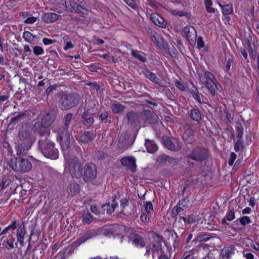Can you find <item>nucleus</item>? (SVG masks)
I'll use <instances>...</instances> for the list:
<instances>
[{
    "mask_svg": "<svg viewBox=\"0 0 259 259\" xmlns=\"http://www.w3.org/2000/svg\"><path fill=\"white\" fill-rule=\"evenodd\" d=\"M58 105L62 110H68L75 107L79 103V96L75 93L62 92L58 95Z\"/></svg>",
    "mask_w": 259,
    "mask_h": 259,
    "instance_id": "obj_1",
    "label": "nucleus"
},
{
    "mask_svg": "<svg viewBox=\"0 0 259 259\" xmlns=\"http://www.w3.org/2000/svg\"><path fill=\"white\" fill-rule=\"evenodd\" d=\"M38 148L41 153L47 158L57 159L59 157V151L55 144L48 138L39 140Z\"/></svg>",
    "mask_w": 259,
    "mask_h": 259,
    "instance_id": "obj_2",
    "label": "nucleus"
},
{
    "mask_svg": "<svg viewBox=\"0 0 259 259\" xmlns=\"http://www.w3.org/2000/svg\"><path fill=\"white\" fill-rule=\"evenodd\" d=\"M8 165L14 171L20 173L27 172L32 168V163L28 159L19 157L11 158Z\"/></svg>",
    "mask_w": 259,
    "mask_h": 259,
    "instance_id": "obj_3",
    "label": "nucleus"
},
{
    "mask_svg": "<svg viewBox=\"0 0 259 259\" xmlns=\"http://www.w3.org/2000/svg\"><path fill=\"white\" fill-rule=\"evenodd\" d=\"M57 139L59 141L60 144L63 150H67L70 145V134L68 132V128L63 126L59 128L57 131Z\"/></svg>",
    "mask_w": 259,
    "mask_h": 259,
    "instance_id": "obj_4",
    "label": "nucleus"
},
{
    "mask_svg": "<svg viewBox=\"0 0 259 259\" xmlns=\"http://www.w3.org/2000/svg\"><path fill=\"white\" fill-rule=\"evenodd\" d=\"M162 239L161 237L157 234L155 237L154 241L146 246L145 255L149 256L151 254L152 258H154L155 254H159V251L162 249Z\"/></svg>",
    "mask_w": 259,
    "mask_h": 259,
    "instance_id": "obj_5",
    "label": "nucleus"
},
{
    "mask_svg": "<svg viewBox=\"0 0 259 259\" xmlns=\"http://www.w3.org/2000/svg\"><path fill=\"white\" fill-rule=\"evenodd\" d=\"M209 155V152L207 149L196 147L192 150L188 157L197 161H202L207 159Z\"/></svg>",
    "mask_w": 259,
    "mask_h": 259,
    "instance_id": "obj_6",
    "label": "nucleus"
},
{
    "mask_svg": "<svg viewBox=\"0 0 259 259\" xmlns=\"http://www.w3.org/2000/svg\"><path fill=\"white\" fill-rule=\"evenodd\" d=\"M69 170L72 177L80 178L82 175V168L78 158L73 157L69 164Z\"/></svg>",
    "mask_w": 259,
    "mask_h": 259,
    "instance_id": "obj_7",
    "label": "nucleus"
},
{
    "mask_svg": "<svg viewBox=\"0 0 259 259\" xmlns=\"http://www.w3.org/2000/svg\"><path fill=\"white\" fill-rule=\"evenodd\" d=\"M82 176L83 181L85 182L94 180L97 176L96 165L92 162L87 163L84 166Z\"/></svg>",
    "mask_w": 259,
    "mask_h": 259,
    "instance_id": "obj_8",
    "label": "nucleus"
},
{
    "mask_svg": "<svg viewBox=\"0 0 259 259\" xmlns=\"http://www.w3.org/2000/svg\"><path fill=\"white\" fill-rule=\"evenodd\" d=\"M18 138L22 141L33 143L34 138L32 130L27 126H22L18 132Z\"/></svg>",
    "mask_w": 259,
    "mask_h": 259,
    "instance_id": "obj_9",
    "label": "nucleus"
},
{
    "mask_svg": "<svg viewBox=\"0 0 259 259\" xmlns=\"http://www.w3.org/2000/svg\"><path fill=\"white\" fill-rule=\"evenodd\" d=\"M179 159L171 157L165 154L159 156L156 159L157 163L161 165L175 166L178 164Z\"/></svg>",
    "mask_w": 259,
    "mask_h": 259,
    "instance_id": "obj_10",
    "label": "nucleus"
},
{
    "mask_svg": "<svg viewBox=\"0 0 259 259\" xmlns=\"http://www.w3.org/2000/svg\"><path fill=\"white\" fill-rule=\"evenodd\" d=\"M121 164L125 166L132 172L136 171V159L133 157H124L120 160Z\"/></svg>",
    "mask_w": 259,
    "mask_h": 259,
    "instance_id": "obj_11",
    "label": "nucleus"
},
{
    "mask_svg": "<svg viewBox=\"0 0 259 259\" xmlns=\"http://www.w3.org/2000/svg\"><path fill=\"white\" fill-rule=\"evenodd\" d=\"M133 143L130 137L126 133H122L119 137L118 146L120 149H126Z\"/></svg>",
    "mask_w": 259,
    "mask_h": 259,
    "instance_id": "obj_12",
    "label": "nucleus"
},
{
    "mask_svg": "<svg viewBox=\"0 0 259 259\" xmlns=\"http://www.w3.org/2000/svg\"><path fill=\"white\" fill-rule=\"evenodd\" d=\"M184 33L190 44L194 42L197 38V33L195 29L192 26H187L184 27Z\"/></svg>",
    "mask_w": 259,
    "mask_h": 259,
    "instance_id": "obj_13",
    "label": "nucleus"
},
{
    "mask_svg": "<svg viewBox=\"0 0 259 259\" xmlns=\"http://www.w3.org/2000/svg\"><path fill=\"white\" fill-rule=\"evenodd\" d=\"M129 240L136 246L144 247L145 246V242L143 237L135 233H131L129 234Z\"/></svg>",
    "mask_w": 259,
    "mask_h": 259,
    "instance_id": "obj_14",
    "label": "nucleus"
},
{
    "mask_svg": "<svg viewBox=\"0 0 259 259\" xmlns=\"http://www.w3.org/2000/svg\"><path fill=\"white\" fill-rule=\"evenodd\" d=\"M32 143L22 142L18 143L16 146L15 149L17 155H25L30 149Z\"/></svg>",
    "mask_w": 259,
    "mask_h": 259,
    "instance_id": "obj_15",
    "label": "nucleus"
},
{
    "mask_svg": "<svg viewBox=\"0 0 259 259\" xmlns=\"http://www.w3.org/2000/svg\"><path fill=\"white\" fill-rule=\"evenodd\" d=\"M162 141L165 146L169 150L178 151L181 149L180 143L176 140L172 142L169 138L165 137L162 139Z\"/></svg>",
    "mask_w": 259,
    "mask_h": 259,
    "instance_id": "obj_16",
    "label": "nucleus"
},
{
    "mask_svg": "<svg viewBox=\"0 0 259 259\" xmlns=\"http://www.w3.org/2000/svg\"><path fill=\"white\" fill-rule=\"evenodd\" d=\"M100 234L99 229H92L88 230L85 234L78 239L79 241V244L84 242L87 240L97 236Z\"/></svg>",
    "mask_w": 259,
    "mask_h": 259,
    "instance_id": "obj_17",
    "label": "nucleus"
},
{
    "mask_svg": "<svg viewBox=\"0 0 259 259\" xmlns=\"http://www.w3.org/2000/svg\"><path fill=\"white\" fill-rule=\"evenodd\" d=\"M26 231L25 229V225L22 224L20 226L16 231V238L17 241L20 243L21 246L24 245V237L26 234Z\"/></svg>",
    "mask_w": 259,
    "mask_h": 259,
    "instance_id": "obj_18",
    "label": "nucleus"
},
{
    "mask_svg": "<svg viewBox=\"0 0 259 259\" xmlns=\"http://www.w3.org/2000/svg\"><path fill=\"white\" fill-rule=\"evenodd\" d=\"M142 73L145 75L146 77L148 78L152 82L158 84H161L162 80L158 77L154 73L151 72L147 68H144L142 70Z\"/></svg>",
    "mask_w": 259,
    "mask_h": 259,
    "instance_id": "obj_19",
    "label": "nucleus"
},
{
    "mask_svg": "<svg viewBox=\"0 0 259 259\" xmlns=\"http://www.w3.org/2000/svg\"><path fill=\"white\" fill-rule=\"evenodd\" d=\"M48 126H45L44 124L38 121L35 122L34 125V131L40 136H44L45 134L48 135Z\"/></svg>",
    "mask_w": 259,
    "mask_h": 259,
    "instance_id": "obj_20",
    "label": "nucleus"
},
{
    "mask_svg": "<svg viewBox=\"0 0 259 259\" xmlns=\"http://www.w3.org/2000/svg\"><path fill=\"white\" fill-rule=\"evenodd\" d=\"M151 19L154 24L159 27L165 28L166 26V24L163 19L157 14H152L151 15Z\"/></svg>",
    "mask_w": 259,
    "mask_h": 259,
    "instance_id": "obj_21",
    "label": "nucleus"
},
{
    "mask_svg": "<svg viewBox=\"0 0 259 259\" xmlns=\"http://www.w3.org/2000/svg\"><path fill=\"white\" fill-rule=\"evenodd\" d=\"M95 135L91 132H85L79 138L80 142L87 144L91 142L95 138Z\"/></svg>",
    "mask_w": 259,
    "mask_h": 259,
    "instance_id": "obj_22",
    "label": "nucleus"
},
{
    "mask_svg": "<svg viewBox=\"0 0 259 259\" xmlns=\"http://www.w3.org/2000/svg\"><path fill=\"white\" fill-rule=\"evenodd\" d=\"M55 116L52 113H46L43 116L40 122L42 123L45 126H49L52 122L55 120Z\"/></svg>",
    "mask_w": 259,
    "mask_h": 259,
    "instance_id": "obj_23",
    "label": "nucleus"
},
{
    "mask_svg": "<svg viewBox=\"0 0 259 259\" xmlns=\"http://www.w3.org/2000/svg\"><path fill=\"white\" fill-rule=\"evenodd\" d=\"M59 18V15L54 13H45L42 16V20L44 22L46 23H52Z\"/></svg>",
    "mask_w": 259,
    "mask_h": 259,
    "instance_id": "obj_24",
    "label": "nucleus"
},
{
    "mask_svg": "<svg viewBox=\"0 0 259 259\" xmlns=\"http://www.w3.org/2000/svg\"><path fill=\"white\" fill-rule=\"evenodd\" d=\"M145 145L148 152L150 153H154L158 149V147L154 141L146 140Z\"/></svg>",
    "mask_w": 259,
    "mask_h": 259,
    "instance_id": "obj_25",
    "label": "nucleus"
},
{
    "mask_svg": "<svg viewBox=\"0 0 259 259\" xmlns=\"http://www.w3.org/2000/svg\"><path fill=\"white\" fill-rule=\"evenodd\" d=\"M69 11L71 12H75L79 14H82L83 15L88 14V10L85 8H83L82 6L77 4H73V6H72L69 8Z\"/></svg>",
    "mask_w": 259,
    "mask_h": 259,
    "instance_id": "obj_26",
    "label": "nucleus"
},
{
    "mask_svg": "<svg viewBox=\"0 0 259 259\" xmlns=\"http://www.w3.org/2000/svg\"><path fill=\"white\" fill-rule=\"evenodd\" d=\"M81 118L83 120L82 121L83 124L88 127L91 126L94 122V118L84 112L81 114Z\"/></svg>",
    "mask_w": 259,
    "mask_h": 259,
    "instance_id": "obj_27",
    "label": "nucleus"
},
{
    "mask_svg": "<svg viewBox=\"0 0 259 259\" xmlns=\"http://www.w3.org/2000/svg\"><path fill=\"white\" fill-rule=\"evenodd\" d=\"M189 115L191 118L195 121L199 122L201 120V113L198 108L191 109Z\"/></svg>",
    "mask_w": 259,
    "mask_h": 259,
    "instance_id": "obj_28",
    "label": "nucleus"
},
{
    "mask_svg": "<svg viewBox=\"0 0 259 259\" xmlns=\"http://www.w3.org/2000/svg\"><path fill=\"white\" fill-rule=\"evenodd\" d=\"M125 108V106L116 102L112 103L111 105V109L112 112L116 114L122 113Z\"/></svg>",
    "mask_w": 259,
    "mask_h": 259,
    "instance_id": "obj_29",
    "label": "nucleus"
},
{
    "mask_svg": "<svg viewBox=\"0 0 259 259\" xmlns=\"http://www.w3.org/2000/svg\"><path fill=\"white\" fill-rule=\"evenodd\" d=\"M80 186L78 184H70L67 187V192L71 196L75 195L79 193Z\"/></svg>",
    "mask_w": 259,
    "mask_h": 259,
    "instance_id": "obj_30",
    "label": "nucleus"
},
{
    "mask_svg": "<svg viewBox=\"0 0 259 259\" xmlns=\"http://www.w3.org/2000/svg\"><path fill=\"white\" fill-rule=\"evenodd\" d=\"M131 54L141 62L145 63L147 61V59L145 57V54L142 52L138 50H132Z\"/></svg>",
    "mask_w": 259,
    "mask_h": 259,
    "instance_id": "obj_31",
    "label": "nucleus"
},
{
    "mask_svg": "<svg viewBox=\"0 0 259 259\" xmlns=\"http://www.w3.org/2000/svg\"><path fill=\"white\" fill-rule=\"evenodd\" d=\"M62 3H57L55 7L51 8V9L52 11H56L59 13H61L63 10H66L67 9V6H66V1H62Z\"/></svg>",
    "mask_w": 259,
    "mask_h": 259,
    "instance_id": "obj_32",
    "label": "nucleus"
},
{
    "mask_svg": "<svg viewBox=\"0 0 259 259\" xmlns=\"http://www.w3.org/2000/svg\"><path fill=\"white\" fill-rule=\"evenodd\" d=\"M95 219L92 215L89 212L88 210L84 211L82 215V221L83 223L90 225Z\"/></svg>",
    "mask_w": 259,
    "mask_h": 259,
    "instance_id": "obj_33",
    "label": "nucleus"
},
{
    "mask_svg": "<svg viewBox=\"0 0 259 259\" xmlns=\"http://www.w3.org/2000/svg\"><path fill=\"white\" fill-rule=\"evenodd\" d=\"M211 238V236L207 233H200L193 240L195 242H206Z\"/></svg>",
    "mask_w": 259,
    "mask_h": 259,
    "instance_id": "obj_34",
    "label": "nucleus"
},
{
    "mask_svg": "<svg viewBox=\"0 0 259 259\" xmlns=\"http://www.w3.org/2000/svg\"><path fill=\"white\" fill-rule=\"evenodd\" d=\"M26 115L24 113H19L15 117H12L10 121V124H16L20 122H21L22 120L26 118Z\"/></svg>",
    "mask_w": 259,
    "mask_h": 259,
    "instance_id": "obj_35",
    "label": "nucleus"
},
{
    "mask_svg": "<svg viewBox=\"0 0 259 259\" xmlns=\"http://www.w3.org/2000/svg\"><path fill=\"white\" fill-rule=\"evenodd\" d=\"M118 203L115 201V198H114L112 201V203L110 205V204L108 203L107 204H105L102 205V207L104 208L106 206H107V214H110L112 212H113L115 208L117 206Z\"/></svg>",
    "mask_w": 259,
    "mask_h": 259,
    "instance_id": "obj_36",
    "label": "nucleus"
},
{
    "mask_svg": "<svg viewBox=\"0 0 259 259\" xmlns=\"http://www.w3.org/2000/svg\"><path fill=\"white\" fill-rule=\"evenodd\" d=\"M11 237L10 239H8L7 238L4 239L3 241V244L5 245V247L8 249H12L15 248L14 242L15 241V239L12 235H11Z\"/></svg>",
    "mask_w": 259,
    "mask_h": 259,
    "instance_id": "obj_37",
    "label": "nucleus"
},
{
    "mask_svg": "<svg viewBox=\"0 0 259 259\" xmlns=\"http://www.w3.org/2000/svg\"><path fill=\"white\" fill-rule=\"evenodd\" d=\"M235 129L236 131V137L241 139L243 135V127L240 122L236 123Z\"/></svg>",
    "mask_w": 259,
    "mask_h": 259,
    "instance_id": "obj_38",
    "label": "nucleus"
},
{
    "mask_svg": "<svg viewBox=\"0 0 259 259\" xmlns=\"http://www.w3.org/2000/svg\"><path fill=\"white\" fill-rule=\"evenodd\" d=\"M10 97V92L6 91L3 94H0V105H6L9 102Z\"/></svg>",
    "mask_w": 259,
    "mask_h": 259,
    "instance_id": "obj_39",
    "label": "nucleus"
},
{
    "mask_svg": "<svg viewBox=\"0 0 259 259\" xmlns=\"http://www.w3.org/2000/svg\"><path fill=\"white\" fill-rule=\"evenodd\" d=\"M234 222L237 225L238 224V222H239L242 226H245L247 224L251 223V221L249 217L244 215L240 218L237 219Z\"/></svg>",
    "mask_w": 259,
    "mask_h": 259,
    "instance_id": "obj_40",
    "label": "nucleus"
},
{
    "mask_svg": "<svg viewBox=\"0 0 259 259\" xmlns=\"http://www.w3.org/2000/svg\"><path fill=\"white\" fill-rule=\"evenodd\" d=\"M17 221L15 219L13 220L11 224L6 227L1 233L0 235H5L9 230H14L16 228Z\"/></svg>",
    "mask_w": 259,
    "mask_h": 259,
    "instance_id": "obj_41",
    "label": "nucleus"
},
{
    "mask_svg": "<svg viewBox=\"0 0 259 259\" xmlns=\"http://www.w3.org/2000/svg\"><path fill=\"white\" fill-rule=\"evenodd\" d=\"M74 119L73 115L71 113H68L65 115L64 117V127L68 128L71 121Z\"/></svg>",
    "mask_w": 259,
    "mask_h": 259,
    "instance_id": "obj_42",
    "label": "nucleus"
},
{
    "mask_svg": "<svg viewBox=\"0 0 259 259\" xmlns=\"http://www.w3.org/2000/svg\"><path fill=\"white\" fill-rule=\"evenodd\" d=\"M126 116L128 122L131 124L135 123L137 119V114L133 111L128 112Z\"/></svg>",
    "mask_w": 259,
    "mask_h": 259,
    "instance_id": "obj_43",
    "label": "nucleus"
},
{
    "mask_svg": "<svg viewBox=\"0 0 259 259\" xmlns=\"http://www.w3.org/2000/svg\"><path fill=\"white\" fill-rule=\"evenodd\" d=\"M204 75L206 77L207 79H209L212 82V83L215 86V88L218 89V85H219V83L216 79L215 78L213 74L209 71H206L204 72Z\"/></svg>",
    "mask_w": 259,
    "mask_h": 259,
    "instance_id": "obj_44",
    "label": "nucleus"
},
{
    "mask_svg": "<svg viewBox=\"0 0 259 259\" xmlns=\"http://www.w3.org/2000/svg\"><path fill=\"white\" fill-rule=\"evenodd\" d=\"M190 93L192 94L193 97L199 103H201L200 96L199 95V92L198 89L195 86H193L190 89Z\"/></svg>",
    "mask_w": 259,
    "mask_h": 259,
    "instance_id": "obj_45",
    "label": "nucleus"
},
{
    "mask_svg": "<svg viewBox=\"0 0 259 259\" xmlns=\"http://www.w3.org/2000/svg\"><path fill=\"white\" fill-rule=\"evenodd\" d=\"M23 37L28 42H31L34 40L35 36L33 35L29 31H24L23 34Z\"/></svg>",
    "mask_w": 259,
    "mask_h": 259,
    "instance_id": "obj_46",
    "label": "nucleus"
},
{
    "mask_svg": "<svg viewBox=\"0 0 259 259\" xmlns=\"http://www.w3.org/2000/svg\"><path fill=\"white\" fill-rule=\"evenodd\" d=\"M195 252H197V250L195 248H193L189 251L185 252L184 254V259H196L194 256Z\"/></svg>",
    "mask_w": 259,
    "mask_h": 259,
    "instance_id": "obj_47",
    "label": "nucleus"
},
{
    "mask_svg": "<svg viewBox=\"0 0 259 259\" xmlns=\"http://www.w3.org/2000/svg\"><path fill=\"white\" fill-rule=\"evenodd\" d=\"M182 221L184 223V224L187 223L188 224H193L195 222V220L193 217V214L189 215L187 218L184 217H180L179 221L181 222Z\"/></svg>",
    "mask_w": 259,
    "mask_h": 259,
    "instance_id": "obj_48",
    "label": "nucleus"
},
{
    "mask_svg": "<svg viewBox=\"0 0 259 259\" xmlns=\"http://www.w3.org/2000/svg\"><path fill=\"white\" fill-rule=\"evenodd\" d=\"M220 5L222 8L223 13L224 15H227L233 12V8L231 5H226L224 6L221 5Z\"/></svg>",
    "mask_w": 259,
    "mask_h": 259,
    "instance_id": "obj_49",
    "label": "nucleus"
},
{
    "mask_svg": "<svg viewBox=\"0 0 259 259\" xmlns=\"http://www.w3.org/2000/svg\"><path fill=\"white\" fill-rule=\"evenodd\" d=\"M10 183V180L7 176H4L0 184V191L8 187Z\"/></svg>",
    "mask_w": 259,
    "mask_h": 259,
    "instance_id": "obj_50",
    "label": "nucleus"
},
{
    "mask_svg": "<svg viewBox=\"0 0 259 259\" xmlns=\"http://www.w3.org/2000/svg\"><path fill=\"white\" fill-rule=\"evenodd\" d=\"M206 11L208 13H212L215 12V9L211 7L212 2L211 0H204Z\"/></svg>",
    "mask_w": 259,
    "mask_h": 259,
    "instance_id": "obj_51",
    "label": "nucleus"
},
{
    "mask_svg": "<svg viewBox=\"0 0 259 259\" xmlns=\"http://www.w3.org/2000/svg\"><path fill=\"white\" fill-rule=\"evenodd\" d=\"M169 234L172 239L173 245H174V247H176L178 246L179 244V241L178 239V237L177 234L175 232L170 231Z\"/></svg>",
    "mask_w": 259,
    "mask_h": 259,
    "instance_id": "obj_52",
    "label": "nucleus"
},
{
    "mask_svg": "<svg viewBox=\"0 0 259 259\" xmlns=\"http://www.w3.org/2000/svg\"><path fill=\"white\" fill-rule=\"evenodd\" d=\"M185 210V209H183V207H181L180 206H179V205L177 204L176 206H175L171 211V215L172 217H176L179 213H180L181 211Z\"/></svg>",
    "mask_w": 259,
    "mask_h": 259,
    "instance_id": "obj_53",
    "label": "nucleus"
},
{
    "mask_svg": "<svg viewBox=\"0 0 259 259\" xmlns=\"http://www.w3.org/2000/svg\"><path fill=\"white\" fill-rule=\"evenodd\" d=\"M233 253L232 249L230 247L224 248L222 250V254L223 257L229 258L231 254Z\"/></svg>",
    "mask_w": 259,
    "mask_h": 259,
    "instance_id": "obj_54",
    "label": "nucleus"
},
{
    "mask_svg": "<svg viewBox=\"0 0 259 259\" xmlns=\"http://www.w3.org/2000/svg\"><path fill=\"white\" fill-rule=\"evenodd\" d=\"M150 214L143 212L140 216L141 221L145 225H147L150 220Z\"/></svg>",
    "mask_w": 259,
    "mask_h": 259,
    "instance_id": "obj_55",
    "label": "nucleus"
},
{
    "mask_svg": "<svg viewBox=\"0 0 259 259\" xmlns=\"http://www.w3.org/2000/svg\"><path fill=\"white\" fill-rule=\"evenodd\" d=\"M33 52L34 55L36 56L42 55L44 53V50L43 48L38 46L33 47Z\"/></svg>",
    "mask_w": 259,
    "mask_h": 259,
    "instance_id": "obj_56",
    "label": "nucleus"
},
{
    "mask_svg": "<svg viewBox=\"0 0 259 259\" xmlns=\"http://www.w3.org/2000/svg\"><path fill=\"white\" fill-rule=\"evenodd\" d=\"M139 0H124V2L133 9L138 8L137 2Z\"/></svg>",
    "mask_w": 259,
    "mask_h": 259,
    "instance_id": "obj_57",
    "label": "nucleus"
},
{
    "mask_svg": "<svg viewBox=\"0 0 259 259\" xmlns=\"http://www.w3.org/2000/svg\"><path fill=\"white\" fill-rule=\"evenodd\" d=\"M189 203V200L187 198H184L179 201L177 204L179 206L183 207V209H186L188 208Z\"/></svg>",
    "mask_w": 259,
    "mask_h": 259,
    "instance_id": "obj_58",
    "label": "nucleus"
},
{
    "mask_svg": "<svg viewBox=\"0 0 259 259\" xmlns=\"http://www.w3.org/2000/svg\"><path fill=\"white\" fill-rule=\"evenodd\" d=\"M225 218L227 221H233L235 218L234 209L233 208L231 209L229 211L228 213L226 215Z\"/></svg>",
    "mask_w": 259,
    "mask_h": 259,
    "instance_id": "obj_59",
    "label": "nucleus"
},
{
    "mask_svg": "<svg viewBox=\"0 0 259 259\" xmlns=\"http://www.w3.org/2000/svg\"><path fill=\"white\" fill-rule=\"evenodd\" d=\"M84 113L88 114L89 115L92 116L94 114H96L98 112V109L96 107L91 108L88 110H85L83 111Z\"/></svg>",
    "mask_w": 259,
    "mask_h": 259,
    "instance_id": "obj_60",
    "label": "nucleus"
},
{
    "mask_svg": "<svg viewBox=\"0 0 259 259\" xmlns=\"http://www.w3.org/2000/svg\"><path fill=\"white\" fill-rule=\"evenodd\" d=\"M145 210L148 214H150L153 209V205L151 202L148 201L145 205Z\"/></svg>",
    "mask_w": 259,
    "mask_h": 259,
    "instance_id": "obj_61",
    "label": "nucleus"
},
{
    "mask_svg": "<svg viewBox=\"0 0 259 259\" xmlns=\"http://www.w3.org/2000/svg\"><path fill=\"white\" fill-rule=\"evenodd\" d=\"M90 209L92 212H93L96 215H99L100 213V210L98 208L97 204H92L90 206Z\"/></svg>",
    "mask_w": 259,
    "mask_h": 259,
    "instance_id": "obj_62",
    "label": "nucleus"
},
{
    "mask_svg": "<svg viewBox=\"0 0 259 259\" xmlns=\"http://www.w3.org/2000/svg\"><path fill=\"white\" fill-rule=\"evenodd\" d=\"M242 141L241 139H239L234 144V150L236 152L239 151L241 148H242Z\"/></svg>",
    "mask_w": 259,
    "mask_h": 259,
    "instance_id": "obj_63",
    "label": "nucleus"
},
{
    "mask_svg": "<svg viewBox=\"0 0 259 259\" xmlns=\"http://www.w3.org/2000/svg\"><path fill=\"white\" fill-rule=\"evenodd\" d=\"M243 256L246 259H254V255L250 252H248L246 250H244L242 252Z\"/></svg>",
    "mask_w": 259,
    "mask_h": 259,
    "instance_id": "obj_64",
    "label": "nucleus"
}]
</instances>
